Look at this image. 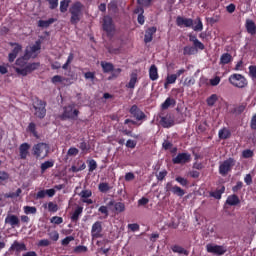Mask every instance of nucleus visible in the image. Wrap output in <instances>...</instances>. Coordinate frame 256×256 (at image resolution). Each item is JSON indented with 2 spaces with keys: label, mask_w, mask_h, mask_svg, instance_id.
Wrapping results in <instances>:
<instances>
[{
  "label": "nucleus",
  "mask_w": 256,
  "mask_h": 256,
  "mask_svg": "<svg viewBox=\"0 0 256 256\" xmlns=\"http://www.w3.org/2000/svg\"><path fill=\"white\" fill-rule=\"evenodd\" d=\"M176 25L178 27H191L193 31L199 32L203 31V21L200 17H197L195 21L192 18H185L183 16H178L176 18Z\"/></svg>",
  "instance_id": "1"
},
{
  "label": "nucleus",
  "mask_w": 256,
  "mask_h": 256,
  "mask_svg": "<svg viewBox=\"0 0 256 256\" xmlns=\"http://www.w3.org/2000/svg\"><path fill=\"white\" fill-rule=\"evenodd\" d=\"M84 9H85V5H83L81 1H76L71 4V6L69 7L71 25L79 24L81 19H83Z\"/></svg>",
  "instance_id": "2"
},
{
  "label": "nucleus",
  "mask_w": 256,
  "mask_h": 256,
  "mask_svg": "<svg viewBox=\"0 0 256 256\" xmlns=\"http://www.w3.org/2000/svg\"><path fill=\"white\" fill-rule=\"evenodd\" d=\"M188 37L190 43H193V46H185L183 48V55H197L199 51L205 50V44L199 41L196 35L189 34Z\"/></svg>",
  "instance_id": "3"
},
{
  "label": "nucleus",
  "mask_w": 256,
  "mask_h": 256,
  "mask_svg": "<svg viewBox=\"0 0 256 256\" xmlns=\"http://www.w3.org/2000/svg\"><path fill=\"white\" fill-rule=\"evenodd\" d=\"M49 144L44 142H39L32 147V155L36 159H45L49 155Z\"/></svg>",
  "instance_id": "4"
},
{
  "label": "nucleus",
  "mask_w": 256,
  "mask_h": 256,
  "mask_svg": "<svg viewBox=\"0 0 256 256\" xmlns=\"http://www.w3.org/2000/svg\"><path fill=\"white\" fill-rule=\"evenodd\" d=\"M228 81L231 85H233V87H237L238 89H245V87L249 85L247 78H245L243 74H231L228 78Z\"/></svg>",
  "instance_id": "5"
},
{
  "label": "nucleus",
  "mask_w": 256,
  "mask_h": 256,
  "mask_svg": "<svg viewBox=\"0 0 256 256\" xmlns=\"http://www.w3.org/2000/svg\"><path fill=\"white\" fill-rule=\"evenodd\" d=\"M47 102L41 100V99H36L33 102V109H34V115L38 119H45L47 115Z\"/></svg>",
  "instance_id": "6"
},
{
  "label": "nucleus",
  "mask_w": 256,
  "mask_h": 256,
  "mask_svg": "<svg viewBox=\"0 0 256 256\" xmlns=\"http://www.w3.org/2000/svg\"><path fill=\"white\" fill-rule=\"evenodd\" d=\"M236 161L233 158H228L224 160L219 165V173L222 177H227V175L232 171L233 167H235Z\"/></svg>",
  "instance_id": "7"
},
{
  "label": "nucleus",
  "mask_w": 256,
  "mask_h": 256,
  "mask_svg": "<svg viewBox=\"0 0 256 256\" xmlns=\"http://www.w3.org/2000/svg\"><path fill=\"white\" fill-rule=\"evenodd\" d=\"M77 117H79V110L75 109V106L73 105L64 107V112L60 116L62 121H65V119H72L73 121H77Z\"/></svg>",
  "instance_id": "8"
},
{
  "label": "nucleus",
  "mask_w": 256,
  "mask_h": 256,
  "mask_svg": "<svg viewBox=\"0 0 256 256\" xmlns=\"http://www.w3.org/2000/svg\"><path fill=\"white\" fill-rule=\"evenodd\" d=\"M207 253H211L212 255H225L227 253V247L223 245H217L214 243H208L206 245Z\"/></svg>",
  "instance_id": "9"
},
{
  "label": "nucleus",
  "mask_w": 256,
  "mask_h": 256,
  "mask_svg": "<svg viewBox=\"0 0 256 256\" xmlns=\"http://www.w3.org/2000/svg\"><path fill=\"white\" fill-rule=\"evenodd\" d=\"M10 47H14L12 51L8 54L9 63H13L17 59V55L23 51V46L17 42H9Z\"/></svg>",
  "instance_id": "10"
},
{
  "label": "nucleus",
  "mask_w": 256,
  "mask_h": 256,
  "mask_svg": "<svg viewBox=\"0 0 256 256\" xmlns=\"http://www.w3.org/2000/svg\"><path fill=\"white\" fill-rule=\"evenodd\" d=\"M191 161V154L187 152L178 153L176 157L172 158L174 165H185Z\"/></svg>",
  "instance_id": "11"
},
{
  "label": "nucleus",
  "mask_w": 256,
  "mask_h": 256,
  "mask_svg": "<svg viewBox=\"0 0 256 256\" xmlns=\"http://www.w3.org/2000/svg\"><path fill=\"white\" fill-rule=\"evenodd\" d=\"M129 113L136 119V121H143V119H147V115L139 108L137 105H132Z\"/></svg>",
  "instance_id": "12"
},
{
  "label": "nucleus",
  "mask_w": 256,
  "mask_h": 256,
  "mask_svg": "<svg viewBox=\"0 0 256 256\" xmlns=\"http://www.w3.org/2000/svg\"><path fill=\"white\" fill-rule=\"evenodd\" d=\"M103 225L101 224V221H96L93 225H92V229H91V237L92 239H101V237H103Z\"/></svg>",
  "instance_id": "13"
},
{
  "label": "nucleus",
  "mask_w": 256,
  "mask_h": 256,
  "mask_svg": "<svg viewBox=\"0 0 256 256\" xmlns=\"http://www.w3.org/2000/svg\"><path fill=\"white\" fill-rule=\"evenodd\" d=\"M165 191L166 193H169V191H171L173 195H177V197H183L185 195V190L177 185L173 186L172 182H167L165 186Z\"/></svg>",
  "instance_id": "14"
},
{
  "label": "nucleus",
  "mask_w": 256,
  "mask_h": 256,
  "mask_svg": "<svg viewBox=\"0 0 256 256\" xmlns=\"http://www.w3.org/2000/svg\"><path fill=\"white\" fill-rule=\"evenodd\" d=\"M102 27L103 31L108 33V35L113 33L115 31V24H113V18H111L110 16H104Z\"/></svg>",
  "instance_id": "15"
},
{
  "label": "nucleus",
  "mask_w": 256,
  "mask_h": 256,
  "mask_svg": "<svg viewBox=\"0 0 256 256\" xmlns=\"http://www.w3.org/2000/svg\"><path fill=\"white\" fill-rule=\"evenodd\" d=\"M5 224L10 225L11 227H21V220L15 214H8L5 218Z\"/></svg>",
  "instance_id": "16"
},
{
  "label": "nucleus",
  "mask_w": 256,
  "mask_h": 256,
  "mask_svg": "<svg viewBox=\"0 0 256 256\" xmlns=\"http://www.w3.org/2000/svg\"><path fill=\"white\" fill-rule=\"evenodd\" d=\"M37 51H41V42L40 41H36L33 46L26 49V51H25L26 59H31V57H33V53H37Z\"/></svg>",
  "instance_id": "17"
},
{
  "label": "nucleus",
  "mask_w": 256,
  "mask_h": 256,
  "mask_svg": "<svg viewBox=\"0 0 256 256\" xmlns=\"http://www.w3.org/2000/svg\"><path fill=\"white\" fill-rule=\"evenodd\" d=\"M29 149H31V144L24 142L19 146V157L20 159H27L29 155Z\"/></svg>",
  "instance_id": "18"
},
{
  "label": "nucleus",
  "mask_w": 256,
  "mask_h": 256,
  "mask_svg": "<svg viewBox=\"0 0 256 256\" xmlns=\"http://www.w3.org/2000/svg\"><path fill=\"white\" fill-rule=\"evenodd\" d=\"M157 33V27L152 26L146 29L145 35H144V43H151L153 41V35Z\"/></svg>",
  "instance_id": "19"
},
{
  "label": "nucleus",
  "mask_w": 256,
  "mask_h": 256,
  "mask_svg": "<svg viewBox=\"0 0 256 256\" xmlns=\"http://www.w3.org/2000/svg\"><path fill=\"white\" fill-rule=\"evenodd\" d=\"M160 125H162L164 129H169L175 125V121L170 116H163L160 118Z\"/></svg>",
  "instance_id": "20"
},
{
  "label": "nucleus",
  "mask_w": 256,
  "mask_h": 256,
  "mask_svg": "<svg viewBox=\"0 0 256 256\" xmlns=\"http://www.w3.org/2000/svg\"><path fill=\"white\" fill-rule=\"evenodd\" d=\"M245 28L249 35H256V24L253 20L247 19L245 22Z\"/></svg>",
  "instance_id": "21"
},
{
  "label": "nucleus",
  "mask_w": 256,
  "mask_h": 256,
  "mask_svg": "<svg viewBox=\"0 0 256 256\" xmlns=\"http://www.w3.org/2000/svg\"><path fill=\"white\" fill-rule=\"evenodd\" d=\"M81 215H83V206H78L70 217L72 223H77Z\"/></svg>",
  "instance_id": "22"
},
{
  "label": "nucleus",
  "mask_w": 256,
  "mask_h": 256,
  "mask_svg": "<svg viewBox=\"0 0 256 256\" xmlns=\"http://www.w3.org/2000/svg\"><path fill=\"white\" fill-rule=\"evenodd\" d=\"M239 203H241V200L239 199V196H237L236 194L228 196L226 200V204L230 205L231 207H235L239 205Z\"/></svg>",
  "instance_id": "23"
},
{
  "label": "nucleus",
  "mask_w": 256,
  "mask_h": 256,
  "mask_svg": "<svg viewBox=\"0 0 256 256\" xmlns=\"http://www.w3.org/2000/svg\"><path fill=\"white\" fill-rule=\"evenodd\" d=\"M10 251H27V246L25 243H19V241L15 240L10 247Z\"/></svg>",
  "instance_id": "24"
},
{
  "label": "nucleus",
  "mask_w": 256,
  "mask_h": 256,
  "mask_svg": "<svg viewBox=\"0 0 256 256\" xmlns=\"http://www.w3.org/2000/svg\"><path fill=\"white\" fill-rule=\"evenodd\" d=\"M149 77H150L151 81H157V79H159V72H158L157 66L155 64L150 66Z\"/></svg>",
  "instance_id": "25"
},
{
  "label": "nucleus",
  "mask_w": 256,
  "mask_h": 256,
  "mask_svg": "<svg viewBox=\"0 0 256 256\" xmlns=\"http://www.w3.org/2000/svg\"><path fill=\"white\" fill-rule=\"evenodd\" d=\"M100 65L102 67L103 73H112V71H114L115 66L111 62L102 61Z\"/></svg>",
  "instance_id": "26"
},
{
  "label": "nucleus",
  "mask_w": 256,
  "mask_h": 256,
  "mask_svg": "<svg viewBox=\"0 0 256 256\" xmlns=\"http://www.w3.org/2000/svg\"><path fill=\"white\" fill-rule=\"evenodd\" d=\"M57 19L55 18H49L48 20H39L38 21V27H41L42 29H47V27L53 25Z\"/></svg>",
  "instance_id": "27"
},
{
  "label": "nucleus",
  "mask_w": 256,
  "mask_h": 256,
  "mask_svg": "<svg viewBox=\"0 0 256 256\" xmlns=\"http://www.w3.org/2000/svg\"><path fill=\"white\" fill-rule=\"evenodd\" d=\"M177 104V101H175V99L168 97L164 103H162L161 105V109L163 111L167 110L169 107H175V105Z\"/></svg>",
  "instance_id": "28"
},
{
  "label": "nucleus",
  "mask_w": 256,
  "mask_h": 256,
  "mask_svg": "<svg viewBox=\"0 0 256 256\" xmlns=\"http://www.w3.org/2000/svg\"><path fill=\"white\" fill-rule=\"evenodd\" d=\"M231 61H233V56H231L229 53H224L220 57L219 65H229Z\"/></svg>",
  "instance_id": "29"
},
{
  "label": "nucleus",
  "mask_w": 256,
  "mask_h": 256,
  "mask_svg": "<svg viewBox=\"0 0 256 256\" xmlns=\"http://www.w3.org/2000/svg\"><path fill=\"white\" fill-rule=\"evenodd\" d=\"M218 137L219 139H223V140L229 139L231 137V130L225 127L220 129L218 132Z\"/></svg>",
  "instance_id": "30"
},
{
  "label": "nucleus",
  "mask_w": 256,
  "mask_h": 256,
  "mask_svg": "<svg viewBox=\"0 0 256 256\" xmlns=\"http://www.w3.org/2000/svg\"><path fill=\"white\" fill-rule=\"evenodd\" d=\"M77 147L86 155V153H89V150L91 149V145L87 143L84 139L81 140V142L77 145Z\"/></svg>",
  "instance_id": "31"
},
{
  "label": "nucleus",
  "mask_w": 256,
  "mask_h": 256,
  "mask_svg": "<svg viewBox=\"0 0 256 256\" xmlns=\"http://www.w3.org/2000/svg\"><path fill=\"white\" fill-rule=\"evenodd\" d=\"M136 84H137V73H132L130 75L129 83L126 84V89H135Z\"/></svg>",
  "instance_id": "32"
},
{
  "label": "nucleus",
  "mask_w": 256,
  "mask_h": 256,
  "mask_svg": "<svg viewBox=\"0 0 256 256\" xmlns=\"http://www.w3.org/2000/svg\"><path fill=\"white\" fill-rule=\"evenodd\" d=\"M225 193V186H221L213 192H210V197H214V199H221V196Z\"/></svg>",
  "instance_id": "33"
},
{
  "label": "nucleus",
  "mask_w": 256,
  "mask_h": 256,
  "mask_svg": "<svg viewBox=\"0 0 256 256\" xmlns=\"http://www.w3.org/2000/svg\"><path fill=\"white\" fill-rule=\"evenodd\" d=\"M173 253H178L179 255H189V251H187L185 248L179 245H173L171 247Z\"/></svg>",
  "instance_id": "34"
},
{
  "label": "nucleus",
  "mask_w": 256,
  "mask_h": 256,
  "mask_svg": "<svg viewBox=\"0 0 256 256\" xmlns=\"http://www.w3.org/2000/svg\"><path fill=\"white\" fill-rule=\"evenodd\" d=\"M177 81V76L175 74H170L166 77V81L164 83V89H167L169 85H173Z\"/></svg>",
  "instance_id": "35"
},
{
  "label": "nucleus",
  "mask_w": 256,
  "mask_h": 256,
  "mask_svg": "<svg viewBox=\"0 0 256 256\" xmlns=\"http://www.w3.org/2000/svg\"><path fill=\"white\" fill-rule=\"evenodd\" d=\"M39 67H41V63H39V62H33V63H29L26 65L28 74L33 73V71H37V69H39Z\"/></svg>",
  "instance_id": "36"
},
{
  "label": "nucleus",
  "mask_w": 256,
  "mask_h": 256,
  "mask_svg": "<svg viewBox=\"0 0 256 256\" xmlns=\"http://www.w3.org/2000/svg\"><path fill=\"white\" fill-rule=\"evenodd\" d=\"M69 5H71V0L60 1V13H67V10L69 9Z\"/></svg>",
  "instance_id": "37"
},
{
  "label": "nucleus",
  "mask_w": 256,
  "mask_h": 256,
  "mask_svg": "<svg viewBox=\"0 0 256 256\" xmlns=\"http://www.w3.org/2000/svg\"><path fill=\"white\" fill-rule=\"evenodd\" d=\"M217 101H219V96H217V94H212L206 99L208 107H213V105H215Z\"/></svg>",
  "instance_id": "38"
},
{
  "label": "nucleus",
  "mask_w": 256,
  "mask_h": 256,
  "mask_svg": "<svg viewBox=\"0 0 256 256\" xmlns=\"http://www.w3.org/2000/svg\"><path fill=\"white\" fill-rule=\"evenodd\" d=\"M55 165V162L53 160L45 161L41 164L40 169L42 173H45L47 169H51Z\"/></svg>",
  "instance_id": "39"
},
{
  "label": "nucleus",
  "mask_w": 256,
  "mask_h": 256,
  "mask_svg": "<svg viewBox=\"0 0 256 256\" xmlns=\"http://www.w3.org/2000/svg\"><path fill=\"white\" fill-rule=\"evenodd\" d=\"M23 211L25 215H36L37 214V207L35 206H24Z\"/></svg>",
  "instance_id": "40"
},
{
  "label": "nucleus",
  "mask_w": 256,
  "mask_h": 256,
  "mask_svg": "<svg viewBox=\"0 0 256 256\" xmlns=\"http://www.w3.org/2000/svg\"><path fill=\"white\" fill-rule=\"evenodd\" d=\"M27 131L32 133L33 137H39V134L37 133V125L34 122L29 123Z\"/></svg>",
  "instance_id": "41"
},
{
  "label": "nucleus",
  "mask_w": 256,
  "mask_h": 256,
  "mask_svg": "<svg viewBox=\"0 0 256 256\" xmlns=\"http://www.w3.org/2000/svg\"><path fill=\"white\" fill-rule=\"evenodd\" d=\"M23 193V190L21 188H18L16 192H10L5 194L6 199H15L16 197H19Z\"/></svg>",
  "instance_id": "42"
},
{
  "label": "nucleus",
  "mask_w": 256,
  "mask_h": 256,
  "mask_svg": "<svg viewBox=\"0 0 256 256\" xmlns=\"http://www.w3.org/2000/svg\"><path fill=\"white\" fill-rule=\"evenodd\" d=\"M87 165L89 173H93L97 169V161L95 159L87 160Z\"/></svg>",
  "instance_id": "43"
},
{
  "label": "nucleus",
  "mask_w": 256,
  "mask_h": 256,
  "mask_svg": "<svg viewBox=\"0 0 256 256\" xmlns=\"http://www.w3.org/2000/svg\"><path fill=\"white\" fill-rule=\"evenodd\" d=\"M98 189H99L100 193H107L108 191L111 190V187L109 186V183L102 182L98 185Z\"/></svg>",
  "instance_id": "44"
},
{
  "label": "nucleus",
  "mask_w": 256,
  "mask_h": 256,
  "mask_svg": "<svg viewBox=\"0 0 256 256\" xmlns=\"http://www.w3.org/2000/svg\"><path fill=\"white\" fill-rule=\"evenodd\" d=\"M117 9H118L117 0L110 1V3L108 4V11H111L112 13H117Z\"/></svg>",
  "instance_id": "45"
},
{
  "label": "nucleus",
  "mask_w": 256,
  "mask_h": 256,
  "mask_svg": "<svg viewBox=\"0 0 256 256\" xmlns=\"http://www.w3.org/2000/svg\"><path fill=\"white\" fill-rule=\"evenodd\" d=\"M246 108H247L246 104H240L239 106L233 109L232 113H234L235 115H241V113H243Z\"/></svg>",
  "instance_id": "46"
},
{
  "label": "nucleus",
  "mask_w": 256,
  "mask_h": 256,
  "mask_svg": "<svg viewBox=\"0 0 256 256\" xmlns=\"http://www.w3.org/2000/svg\"><path fill=\"white\" fill-rule=\"evenodd\" d=\"M114 209L116 213H123L125 211V203L123 202H116L114 204Z\"/></svg>",
  "instance_id": "47"
},
{
  "label": "nucleus",
  "mask_w": 256,
  "mask_h": 256,
  "mask_svg": "<svg viewBox=\"0 0 256 256\" xmlns=\"http://www.w3.org/2000/svg\"><path fill=\"white\" fill-rule=\"evenodd\" d=\"M28 59H29V58L25 57V54H24L23 57H20V58H18V59L16 60V65H17L18 67H25V65H27V60H28Z\"/></svg>",
  "instance_id": "48"
},
{
  "label": "nucleus",
  "mask_w": 256,
  "mask_h": 256,
  "mask_svg": "<svg viewBox=\"0 0 256 256\" xmlns=\"http://www.w3.org/2000/svg\"><path fill=\"white\" fill-rule=\"evenodd\" d=\"M248 70H249V77H251V79L253 81L256 80V65H250L248 67Z\"/></svg>",
  "instance_id": "49"
},
{
  "label": "nucleus",
  "mask_w": 256,
  "mask_h": 256,
  "mask_svg": "<svg viewBox=\"0 0 256 256\" xmlns=\"http://www.w3.org/2000/svg\"><path fill=\"white\" fill-rule=\"evenodd\" d=\"M93 195V192L91 190H82L80 193H79V196L82 198V199H89V197H92Z\"/></svg>",
  "instance_id": "50"
},
{
  "label": "nucleus",
  "mask_w": 256,
  "mask_h": 256,
  "mask_svg": "<svg viewBox=\"0 0 256 256\" xmlns=\"http://www.w3.org/2000/svg\"><path fill=\"white\" fill-rule=\"evenodd\" d=\"M175 181H177V183L182 185V187H187L189 185V180H187L186 178H183L181 176L176 177Z\"/></svg>",
  "instance_id": "51"
},
{
  "label": "nucleus",
  "mask_w": 256,
  "mask_h": 256,
  "mask_svg": "<svg viewBox=\"0 0 256 256\" xmlns=\"http://www.w3.org/2000/svg\"><path fill=\"white\" fill-rule=\"evenodd\" d=\"M48 211L50 213H57V211H59V206L56 203L49 202L48 203Z\"/></svg>",
  "instance_id": "52"
},
{
  "label": "nucleus",
  "mask_w": 256,
  "mask_h": 256,
  "mask_svg": "<svg viewBox=\"0 0 256 256\" xmlns=\"http://www.w3.org/2000/svg\"><path fill=\"white\" fill-rule=\"evenodd\" d=\"M15 71L18 75H22V77H27L29 75V72L27 70V67L25 66L24 68H15Z\"/></svg>",
  "instance_id": "53"
},
{
  "label": "nucleus",
  "mask_w": 256,
  "mask_h": 256,
  "mask_svg": "<svg viewBox=\"0 0 256 256\" xmlns=\"http://www.w3.org/2000/svg\"><path fill=\"white\" fill-rule=\"evenodd\" d=\"M50 223H53L54 225H61V223H63V217L53 216L50 219Z\"/></svg>",
  "instance_id": "54"
},
{
  "label": "nucleus",
  "mask_w": 256,
  "mask_h": 256,
  "mask_svg": "<svg viewBox=\"0 0 256 256\" xmlns=\"http://www.w3.org/2000/svg\"><path fill=\"white\" fill-rule=\"evenodd\" d=\"M71 241H75V237L73 236H67L66 238H64L61 241V245H63V247H67V245H69V243H71Z\"/></svg>",
  "instance_id": "55"
},
{
  "label": "nucleus",
  "mask_w": 256,
  "mask_h": 256,
  "mask_svg": "<svg viewBox=\"0 0 256 256\" xmlns=\"http://www.w3.org/2000/svg\"><path fill=\"white\" fill-rule=\"evenodd\" d=\"M253 151L251 149H246L242 152V157L244 159H251V157H253Z\"/></svg>",
  "instance_id": "56"
},
{
  "label": "nucleus",
  "mask_w": 256,
  "mask_h": 256,
  "mask_svg": "<svg viewBox=\"0 0 256 256\" xmlns=\"http://www.w3.org/2000/svg\"><path fill=\"white\" fill-rule=\"evenodd\" d=\"M194 83H195V78L187 77V78H185L183 85L185 87H191V85H193Z\"/></svg>",
  "instance_id": "57"
},
{
  "label": "nucleus",
  "mask_w": 256,
  "mask_h": 256,
  "mask_svg": "<svg viewBox=\"0 0 256 256\" xmlns=\"http://www.w3.org/2000/svg\"><path fill=\"white\" fill-rule=\"evenodd\" d=\"M9 180V173L5 171H0V183H5V181Z\"/></svg>",
  "instance_id": "58"
},
{
  "label": "nucleus",
  "mask_w": 256,
  "mask_h": 256,
  "mask_svg": "<svg viewBox=\"0 0 256 256\" xmlns=\"http://www.w3.org/2000/svg\"><path fill=\"white\" fill-rule=\"evenodd\" d=\"M67 155H69L70 157H75L76 155H79V149L71 147L68 149Z\"/></svg>",
  "instance_id": "59"
},
{
  "label": "nucleus",
  "mask_w": 256,
  "mask_h": 256,
  "mask_svg": "<svg viewBox=\"0 0 256 256\" xmlns=\"http://www.w3.org/2000/svg\"><path fill=\"white\" fill-rule=\"evenodd\" d=\"M49 3V9H57L59 7V0H46Z\"/></svg>",
  "instance_id": "60"
},
{
  "label": "nucleus",
  "mask_w": 256,
  "mask_h": 256,
  "mask_svg": "<svg viewBox=\"0 0 256 256\" xmlns=\"http://www.w3.org/2000/svg\"><path fill=\"white\" fill-rule=\"evenodd\" d=\"M74 253H87V246H82V245L76 246L74 248Z\"/></svg>",
  "instance_id": "61"
},
{
  "label": "nucleus",
  "mask_w": 256,
  "mask_h": 256,
  "mask_svg": "<svg viewBox=\"0 0 256 256\" xmlns=\"http://www.w3.org/2000/svg\"><path fill=\"white\" fill-rule=\"evenodd\" d=\"M51 81L54 85H57V83H63V76L55 75L52 77Z\"/></svg>",
  "instance_id": "62"
},
{
  "label": "nucleus",
  "mask_w": 256,
  "mask_h": 256,
  "mask_svg": "<svg viewBox=\"0 0 256 256\" xmlns=\"http://www.w3.org/2000/svg\"><path fill=\"white\" fill-rule=\"evenodd\" d=\"M51 241H59V232L53 231L49 234Z\"/></svg>",
  "instance_id": "63"
},
{
  "label": "nucleus",
  "mask_w": 256,
  "mask_h": 256,
  "mask_svg": "<svg viewBox=\"0 0 256 256\" xmlns=\"http://www.w3.org/2000/svg\"><path fill=\"white\" fill-rule=\"evenodd\" d=\"M250 128L252 131H256V114H254L250 121Z\"/></svg>",
  "instance_id": "64"
}]
</instances>
